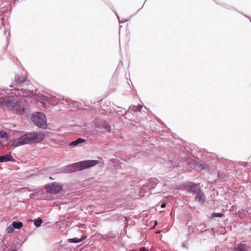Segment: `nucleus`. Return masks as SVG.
I'll use <instances>...</instances> for the list:
<instances>
[{"label":"nucleus","instance_id":"5701e85b","mask_svg":"<svg viewBox=\"0 0 251 251\" xmlns=\"http://www.w3.org/2000/svg\"><path fill=\"white\" fill-rule=\"evenodd\" d=\"M39 195V194L38 192H36V193H31L30 194V198L31 199H34V198H36V197H37Z\"/></svg>","mask_w":251,"mask_h":251},{"label":"nucleus","instance_id":"f03ea898","mask_svg":"<svg viewBox=\"0 0 251 251\" xmlns=\"http://www.w3.org/2000/svg\"><path fill=\"white\" fill-rule=\"evenodd\" d=\"M99 163L100 161L98 160H85L64 166L59 169V172L71 173L91 168L99 164Z\"/></svg>","mask_w":251,"mask_h":251},{"label":"nucleus","instance_id":"a211bd4d","mask_svg":"<svg viewBox=\"0 0 251 251\" xmlns=\"http://www.w3.org/2000/svg\"><path fill=\"white\" fill-rule=\"evenodd\" d=\"M136 107L135 105H131L130 106L127 111H125V113H126V115H128V114L130 113V111L133 112H136L137 110L136 109Z\"/></svg>","mask_w":251,"mask_h":251},{"label":"nucleus","instance_id":"bb28decb","mask_svg":"<svg viewBox=\"0 0 251 251\" xmlns=\"http://www.w3.org/2000/svg\"><path fill=\"white\" fill-rule=\"evenodd\" d=\"M105 237H108L109 238H112L114 237V235H112L111 232L109 233L108 234H104Z\"/></svg>","mask_w":251,"mask_h":251},{"label":"nucleus","instance_id":"c756f323","mask_svg":"<svg viewBox=\"0 0 251 251\" xmlns=\"http://www.w3.org/2000/svg\"><path fill=\"white\" fill-rule=\"evenodd\" d=\"M140 251H149L145 247H142L140 249Z\"/></svg>","mask_w":251,"mask_h":251},{"label":"nucleus","instance_id":"20e7f679","mask_svg":"<svg viewBox=\"0 0 251 251\" xmlns=\"http://www.w3.org/2000/svg\"><path fill=\"white\" fill-rule=\"evenodd\" d=\"M140 141H139V143L135 145L136 146H149V148L146 149L145 154H143L141 152H138L134 153L132 156L128 157L126 160L129 159L131 157H134L135 156H138L140 157L142 155H145L149 157H151L153 156L154 154L155 153V151L152 148H154L155 145L153 144L149 143L147 140H145V138L141 137Z\"/></svg>","mask_w":251,"mask_h":251},{"label":"nucleus","instance_id":"37998d69","mask_svg":"<svg viewBox=\"0 0 251 251\" xmlns=\"http://www.w3.org/2000/svg\"><path fill=\"white\" fill-rule=\"evenodd\" d=\"M154 233H155V234H157V230H156V231L154 232Z\"/></svg>","mask_w":251,"mask_h":251},{"label":"nucleus","instance_id":"79ce46f5","mask_svg":"<svg viewBox=\"0 0 251 251\" xmlns=\"http://www.w3.org/2000/svg\"><path fill=\"white\" fill-rule=\"evenodd\" d=\"M155 226H153L152 227H151V228H155Z\"/></svg>","mask_w":251,"mask_h":251},{"label":"nucleus","instance_id":"58836bf2","mask_svg":"<svg viewBox=\"0 0 251 251\" xmlns=\"http://www.w3.org/2000/svg\"><path fill=\"white\" fill-rule=\"evenodd\" d=\"M50 179H51V180H53V179H54V178H53L51 176H50Z\"/></svg>","mask_w":251,"mask_h":251},{"label":"nucleus","instance_id":"2eb2a0df","mask_svg":"<svg viewBox=\"0 0 251 251\" xmlns=\"http://www.w3.org/2000/svg\"><path fill=\"white\" fill-rule=\"evenodd\" d=\"M101 126L105 130H106L108 133H111V126L106 121H103L101 124Z\"/></svg>","mask_w":251,"mask_h":251},{"label":"nucleus","instance_id":"4be33fe9","mask_svg":"<svg viewBox=\"0 0 251 251\" xmlns=\"http://www.w3.org/2000/svg\"><path fill=\"white\" fill-rule=\"evenodd\" d=\"M199 168L201 170H203L207 169L208 168V166L207 164L203 163L199 165Z\"/></svg>","mask_w":251,"mask_h":251},{"label":"nucleus","instance_id":"473e14b6","mask_svg":"<svg viewBox=\"0 0 251 251\" xmlns=\"http://www.w3.org/2000/svg\"><path fill=\"white\" fill-rule=\"evenodd\" d=\"M102 238L106 241H108V239L109 238L108 237H105L104 235H103Z\"/></svg>","mask_w":251,"mask_h":251},{"label":"nucleus","instance_id":"7ed1b4c3","mask_svg":"<svg viewBox=\"0 0 251 251\" xmlns=\"http://www.w3.org/2000/svg\"><path fill=\"white\" fill-rule=\"evenodd\" d=\"M41 99L49 104L52 105H56L58 104H63L65 106H69L72 103V100L67 98H65L64 96H59V97H56L53 96H45L42 95Z\"/></svg>","mask_w":251,"mask_h":251},{"label":"nucleus","instance_id":"dca6fc26","mask_svg":"<svg viewBox=\"0 0 251 251\" xmlns=\"http://www.w3.org/2000/svg\"><path fill=\"white\" fill-rule=\"evenodd\" d=\"M12 225L15 229H19L23 226V223L21 221H13L12 223Z\"/></svg>","mask_w":251,"mask_h":251},{"label":"nucleus","instance_id":"72a5a7b5","mask_svg":"<svg viewBox=\"0 0 251 251\" xmlns=\"http://www.w3.org/2000/svg\"><path fill=\"white\" fill-rule=\"evenodd\" d=\"M157 220H154V226H157Z\"/></svg>","mask_w":251,"mask_h":251},{"label":"nucleus","instance_id":"cd10ccee","mask_svg":"<svg viewBox=\"0 0 251 251\" xmlns=\"http://www.w3.org/2000/svg\"><path fill=\"white\" fill-rule=\"evenodd\" d=\"M222 216H223V215L222 214L218 213H214L213 215V217H222Z\"/></svg>","mask_w":251,"mask_h":251},{"label":"nucleus","instance_id":"e433bc0d","mask_svg":"<svg viewBox=\"0 0 251 251\" xmlns=\"http://www.w3.org/2000/svg\"><path fill=\"white\" fill-rule=\"evenodd\" d=\"M26 189L28 191H29V192H30V191H32V190H31V189H30L29 187H27V188H26Z\"/></svg>","mask_w":251,"mask_h":251},{"label":"nucleus","instance_id":"0eeeda50","mask_svg":"<svg viewBox=\"0 0 251 251\" xmlns=\"http://www.w3.org/2000/svg\"><path fill=\"white\" fill-rule=\"evenodd\" d=\"M31 120L34 124L37 127L46 129L48 127L46 115L41 112H37L33 114Z\"/></svg>","mask_w":251,"mask_h":251},{"label":"nucleus","instance_id":"f8f14e48","mask_svg":"<svg viewBox=\"0 0 251 251\" xmlns=\"http://www.w3.org/2000/svg\"><path fill=\"white\" fill-rule=\"evenodd\" d=\"M86 140L85 139L82 138H78L77 139L72 141L70 142L69 145L70 146L72 147H77L80 144L85 142Z\"/></svg>","mask_w":251,"mask_h":251},{"label":"nucleus","instance_id":"423d86ee","mask_svg":"<svg viewBox=\"0 0 251 251\" xmlns=\"http://www.w3.org/2000/svg\"><path fill=\"white\" fill-rule=\"evenodd\" d=\"M22 133H24V134L22 135L19 138L16 139L13 141H9L10 142H11V146L16 148L25 144L32 143L31 132H24L22 131Z\"/></svg>","mask_w":251,"mask_h":251},{"label":"nucleus","instance_id":"aec40b11","mask_svg":"<svg viewBox=\"0 0 251 251\" xmlns=\"http://www.w3.org/2000/svg\"><path fill=\"white\" fill-rule=\"evenodd\" d=\"M14 229H15V228L13 227V226L11 224L9 226H7L6 228V231L7 232V233H10L13 232Z\"/></svg>","mask_w":251,"mask_h":251},{"label":"nucleus","instance_id":"b1692460","mask_svg":"<svg viewBox=\"0 0 251 251\" xmlns=\"http://www.w3.org/2000/svg\"><path fill=\"white\" fill-rule=\"evenodd\" d=\"M125 111H126V109H124L123 110H118L117 112L119 115H124L125 114L126 115Z\"/></svg>","mask_w":251,"mask_h":251},{"label":"nucleus","instance_id":"ea45409f","mask_svg":"<svg viewBox=\"0 0 251 251\" xmlns=\"http://www.w3.org/2000/svg\"><path fill=\"white\" fill-rule=\"evenodd\" d=\"M4 29H5V30H4V33H5V34H6V31L5 30V27H4Z\"/></svg>","mask_w":251,"mask_h":251},{"label":"nucleus","instance_id":"c9c22d12","mask_svg":"<svg viewBox=\"0 0 251 251\" xmlns=\"http://www.w3.org/2000/svg\"><path fill=\"white\" fill-rule=\"evenodd\" d=\"M165 206H166L165 203L162 204V205L161 206V208H164V207H165Z\"/></svg>","mask_w":251,"mask_h":251},{"label":"nucleus","instance_id":"1a4fd4ad","mask_svg":"<svg viewBox=\"0 0 251 251\" xmlns=\"http://www.w3.org/2000/svg\"><path fill=\"white\" fill-rule=\"evenodd\" d=\"M32 141L33 143H39L43 141L45 134L43 132H31Z\"/></svg>","mask_w":251,"mask_h":251},{"label":"nucleus","instance_id":"c85d7f7f","mask_svg":"<svg viewBox=\"0 0 251 251\" xmlns=\"http://www.w3.org/2000/svg\"><path fill=\"white\" fill-rule=\"evenodd\" d=\"M17 84H15V83L14 82H12L11 83L9 86L11 87V88H13V89H16V87H15V85H16Z\"/></svg>","mask_w":251,"mask_h":251},{"label":"nucleus","instance_id":"a19ab883","mask_svg":"<svg viewBox=\"0 0 251 251\" xmlns=\"http://www.w3.org/2000/svg\"><path fill=\"white\" fill-rule=\"evenodd\" d=\"M3 14V13L0 14V17Z\"/></svg>","mask_w":251,"mask_h":251},{"label":"nucleus","instance_id":"4468645a","mask_svg":"<svg viewBox=\"0 0 251 251\" xmlns=\"http://www.w3.org/2000/svg\"><path fill=\"white\" fill-rule=\"evenodd\" d=\"M196 200L201 203H203L205 201V196L202 192L199 191L196 197Z\"/></svg>","mask_w":251,"mask_h":251},{"label":"nucleus","instance_id":"a878e982","mask_svg":"<svg viewBox=\"0 0 251 251\" xmlns=\"http://www.w3.org/2000/svg\"><path fill=\"white\" fill-rule=\"evenodd\" d=\"M115 14H116V13H115ZM116 16H117V18H118V19L119 20V22L120 24H121V23H125V22H127V21H128L129 20V19H124V20H123L122 21H120V19H119V17L118 16V15L117 14H116Z\"/></svg>","mask_w":251,"mask_h":251},{"label":"nucleus","instance_id":"ddd939ff","mask_svg":"<svg viewBox=\"0 0 251 251\" xmlns=\"http://www.w3.org/2000/svg\"><path fill=\"white\" fill-rule=\"evenodd\" d=\"M27 78V77L26 76L22 78L21 75L19 74L16 75L15 76V80L17 84H21L24 83Z\"/></svg>","mask_w":251,"mask_h":251},{"label":"nucleus","instance_id":"f257e3e1","mask_svg":"<svg viewBox=\"0 0 251 251\" xmlns=\"http://www.w3.org/2000/svg\"><path fill=\"white\" fill-rule=\"evenodd\" d=\"M23 102L16 96H5L0 97V107L9 110H15L18 112L23 113L25 108Z\"/></svg>","mask_w":251,"mask_h":251},{"label":"nucleus","instance_id":"2f4dec72","mask_svg":"<svg viewBox=\"0 0 251 251\" xmlns=\"http://www.w3.org/2000/svg\"><path fill=\"white\" fill-rule=\"evenodd\" d=\"M9 251H18V249L16 248L15 249H9L8 250Z\"/></svg>","mask_w":251,"mask_h":251},{"label":"nucleus","instance_id":"c03bdc74","mask_svg":"<svg viewBox=\"0 0 251 251\" xmlns=\"http://www.w3.org/2000/svg\"><path fill=\"white\" fill-rule=\"evenodd\" d=\"M160 232V231H157V233H159Z\"/></svg>","mask_w":251,"mask_h":251},{"label":"nucleus","instance_id":"393cba45","mask_svg":"<svg viewBox=\"0 0 251 251\" xmlns=\"http://www.w3.org/2000/svg\"><path fill=\"white\" fill-rule=\"evenodd\" d=\"M135 107H136L137 111H141L143 106L141 104H138L137 105H135Z\"/></svg>","mask_w":251,"mask_h":251},{"label":"nucleus","instance_id":"a18cd8bd","mask_svg":"<svg viewBox=\"0 0 251 251\" xmlns=\"http://www.w3.org/2000/svg\"><path fill=\"white\" fill-rule=\"evenodd\" d=\"M147 0H145V2H144V3H145Z\"/></svg>","mask_w":251,"mask_h":251},{"label":"nucleus","instance_id":"f3484780","mask_svg":"<svg viewBox=\"0 0 251 251\" xmlns=\"http://www.w3.org/2000/svg\"><path fill=\"white\" fill-rule=\"evenodd\" d=\"M43 222L42 219L40 217L33 220L34 225L36 227H40Z\"/></svg>","mask_w":251,"mask_h":251},{"label":"nucleus","instance_id":"49530a36","mask_svg":"<svg viewBox=\"0 0 251 251\" xmlns=\"http://www.w3.org/2000/svg\"><path fill=\"white\" fill-rule=\"evenodd\" d=\"M0 90H2V89L0 87Z\"/></svg>","mask_w":251,"mask_h":251},{"label":"nucleus","instance_id":"9d476101","mask_svg":"<svg viewBox=\"0 0 251 251\" xmlns=\"http://www.w3.org/2000/svg\"><path fill=\"white\" fill-rule=\"evenodd\" d=\"M8 161L16 162V160L13 157L10 152L7 153L5 155H0V163Z\"/></svg>","mask_w":251,"mask_h":251},{"label":"nucleus","instance_id":"6ab92c4d","mask_svg":"<svg viewBox=\"0 0 251 251\" xmlns=\"http://www.w3.org/2000/svg\"><path fill=\"white\" fill-rule=\"evenodd\" d=\"M235 251H246V247L243 244L239 245L235 249Z\"/></svg>","mask_w":251,"mask_h":251},{"label":"nucleus","instance_id":"39448f33","mask_svg":"<svg viewBox=\"0 0 251 251\" xmlns=\"http://www.w3.org/2000/svg\"><path fill=\"white\" fill-rule=\"evenodd\" d=\"M157 179L156 178H151L148 180L147 184H143L139 188L138 195L140 197L144 196L146 192H149L151 194H155L157 193L155 189L157 185Z\"/></svg>","mask_w":251,"mask_h":251},{"label":"nucleus","instance_id":"6e6552de","mask_svg":"<svg viewBox=\"0 0 251 251\" xmlns=\"http://www.w3.org/2000/svg\"><path fill=\"white\" fill-rule=\"evenodd\" d=\"M45 189L49 194L56 195L63 191V185L58 182H52L46 184Z\"/></svg>","mask_w":251,"mask_h":251},{"label":"nucleus","instance_id":"4c0bfd02","mask_svg":"<svg viewBox=\"0 0 251 251\" xmlns=\"http://www.w3.org/2000/svg\"><path fill=\"white\" fill-rule=\"evenodd\" d=\"M143 7V6L141 8L139 9L137 11V12L135 14V15H136Z\"/></svg>","mask_w":251,"mask_h":251},{"label":"nucleus","instance_id":"f704fd0d","mask_svg":"<svg viewBox=\"0 0 251 251\" xmlns=\"http://www.w3.org/2000/svg\"><path fill=\"white\" fill-rule=\"evenodd\" d=\"M3 146H4L3 144L1 142V141H0V148H2Z\"/></svg>","mask_w":251,"mask_h":251},{"label":"nucleus","instance_id":"7c9ffc66","mask_svg":"<svg viewBox=\"0 0 251 251\" xmlns=\"http://www.w3.org/2000/svg\"><path fill=\"white\" fill-rule=\"evenodd\" d=\"M0 20L1 21V24L3 25V26H4L5 25H4V22H3V17L0 18Z\"/></svg>","mask_w":251,"mask_h":251},{"label":"nucleus","instance_id":"9b49d317","mask_svg":"<svg viewBox=\"0 0 251 251\" xmlns=\"http://www.w3.org/2000/svg\"><path fill=\"white\" fill-rule=\"evenodd\" d=\"M87 236L85 235H83L81 238H78L77 237H74L72 238L68 239V242L70 243H79L82 242L87 238Z\"/></svg>","mask_w":251,"mask_h":251},{"label":"nucleus","instance_id":"412c9836","mask_svg":"<svg viewBox=\"0 0 251 251\" xmlns=\"http://www.w3.org/2000/svg\"><path fill=\"white\" fill-rule=\"evenodd\" d=\"M8 134L4 130H0V138H7Z\"/></svg>","mask_w":251,"mask_h":251}]
</instances>
